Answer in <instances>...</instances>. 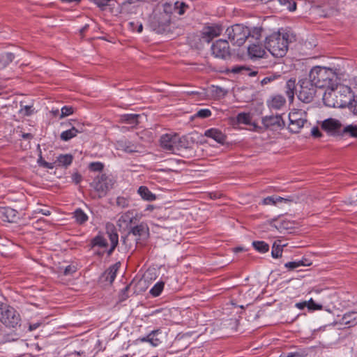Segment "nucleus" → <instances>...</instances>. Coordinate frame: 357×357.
<instances>
[{
  "instance_id": "f257e3e1",
  "label": "nucleus",
  "mask_w": 357,
  "mask_h": 357,
  "mask_svg": "<svg viewBox=\"0 0 357 357\" xmlns=\"http://www.w3.org/2000/svg\"><path fill=\"white\" fill-rule=\"evenodd\" d=\"M354 98L350 87L344 85H336L326 89L323 96L324 104L330 107L342 108L351 103Z\"/></svg>"
},
{
  "instance_id": "f03ea898",
  "label": "nucleus",
  "mask_w": 357,
  "mask_h": 357,
  "mask_svg": "<svg viewBox=\"0 0 357 357\" xmlns=\"http://www.w3.org/2000/svg\"><path fill=\"white\" fill-rule=\"evenodd\" d=\"M309 80L317 88H326L329 89L336 85L337 74L331 68L315 66L312 68L309 74Z\"/></svg>"
},
{
  "instance_id": "7ed1b4c3",
  "label": "nucleus",
  "mask_w": 357,
  "mask_h": 357,
  "mask_svg": "<svg viewBox=\"0 0 357 357\" xmlns=\"http://www.w3.org/2000/svg\"><path fill=\"white\" fill-rule=\"evenodd\" d=\"M289 37L287 33L275 32L266 38L264 47L275 57H283L288 50Z\"/></svg>"
},
{
  "instance_id": "20e7f679",
  "label": "nucleus",
  "mask_w": 357,
  "mask_h": 357,
  "mask_svg": "<svg viewBox=\"0 0 357 357\" xmlns=\"http://www.w3.org/2000/svg\"><path fill=\"white\" fill-rule=\"evenodd\" d=\"M225 34L234 45L241 46L249 38L250 28L241 24H236L228 27Z\"/></svg>"
},
{
  "instance_id": "39448f33",
  "label": "nucleus",
  "mask_w": 357,
  "mask_h": 357,
  "mask_svg": "<svg viewBox=\"0 0 357 357\" xmlns=\"http://www.w3.org/2000/svg\"><path fill=\"white\" fill-rule=\"evenodd\" d=\"M161 147L166 151H169L173 153L179 151L180 149L185 147V140L179 137L176 133H167L161 136L160 139Z\"/></svg>"
},
{
  "instance_id": "423d86ee",
  "label": "nucleus",
  "mask_w": 357,
  "mask_h": 357,
  "mask_svg": "<svg viewBox=\"0 0 357 357\" xmlns=\"http://www.w3.org/2000/svg\"><path fill=\"white\" fill-rule=\"evenodd\" d=\"M114 182L112 178L106 174L97 176L91 186L98 192V197H105L107 192L113 188Z\"/></svg>"
},
{
  "instance_id": "0eeeda50",
  "label": "nucleus",
  "mask_w": 357,
  "mask_h": 357,
  "mask_svg": "<svg viewBox=\"0 0 357 357\" xmlns=\"http://www.w3.org/2000/svg\"><path fill=\"white\" fill-rule=\"evenodd\" d=\"M299 83L298 99L305 103L311 102L314 98L317 87L307 79H301Z\"/></svg>"
},
{
  "instance_id": "6e6552de",
  "label": "nucleus",
  "mask_w": 357,
  "mask_h": 357,
  "mask_svg": "<svg viewBox=\"0 0 357 357\" xmlns=\"http://www.w3.org/2000/svg\"><path fill=\"white\" fill-rule=\"evenodd\" d=\"M0 321L8 327H15L20 322V315L13 307L0 304Z\"/></svg>"
},
{
  "instance_id": "1a4fd4ad",
  "label": "nucleus",
  "mask_w": 357,
  "mask_h": 357,
  "mask_svg": "<svg viewBox=\"0 0 357 357\" xmlns=\"http://www.w3.org/2000/svg\"><path fill=\"white\" fill-rule=\"evenodd\" d=\"M171 15L167 13L154 14L151 21V27L157 33H163L169 26Z\"/></svg>"
},
{
  "instance_id": "9d476101",
  "label": "nucleus",
  "mask_w": 357,
  "mask_h": 357,
  "mask_svg": "<svg viewBox=\"0 0 357 357\" xmlns=\"http://www.w3.org/2000/svg\"><path fill=\"white\" fill-rule=\"evenodd\" d=\"M212 54L221 59H227L231 56V50L228 42L226 40L220 39L216 40L211 47Z\"/></svg>"
},
{
  "instance_id": "9b49d317",
  "label": "nucleus",
  "mask_w": 357,
  "mask_h": 357,
  "mask_svg": "<svg viewBox=\"0 0 357 357\" xmlns=\"http://www.w3.org/2000/svg\"><path fill=\"white\" fill-rule=\"evenodd\" d=\"M130 234H132L133 236L137 237L136 238V243H138V242L140 240L146 239L149 237V229L148 226L145 223H143V222H142L139 225H137L135 227H131V229L128 231L127 236L123 238V243L124 244H126V241Z\"/></svg>"
},
{
  "instance_id": "f8f14e48",
  "label": "nucleus",
  "mask_w": 357,
  "mask_h": 357,
  "mask_svg": "<svg viewBox=\"0 0 357 357\" xmlns=\"http://www.w3.org/2000/svg\"><path fill=\"white\" fill-rule=\"evenodd\" d=\"M321 128L331 135L340 136L342 124L338 120L330 118L322 122Z\"/></svg>"
},
{
  "instance_id": "ddd939ff",
  "label": "nucleus",
  "mask_w": 357,
  "mask_h": 357,
  "mask_svg": "<svg viewBox=\"0 0 357 357\" xmlns=\"http://www.w3.org/2000/svg\"><path fill=\"white\" fill-rule=\"evenodd\" d=\"M262 123L266 128L271 130L280 128L284 126V121L280 115L264 116L262 118Z\"/></svg>"
},
{
  "instance_id": "4468645a",
  "label": "nucleus",
  "mask_w": 357,
  "mask_h": 357,
  "mask_svg": "<svg viewBox=\"0 0 357 357\" xmlns=\"http://www.w3.org/2000/svg\"><path fill=\"white\" fill-rule=\"evenodd\" d=\"M146 0H124L119 4V13L130 14L136 11L139 4Z\"/></svg>"
},
{
  "instance_id": "2eb2a0df",
  "label": "nucleus",
  "mask_w": 357,
  "mask_h": 357,
  "mask_svg": "<svg viewBox=\"0 0 357 357\" xmlns=\"http://www.w3.org/2000/svg\"><path fill=\"white\" fill-rule=\"evenodd\" d=\"M222 29L219 26H206L202 31V37L203 40L209 43L215 37L220 35Z\"/></svg>"
},
{
  "instance_id": "dca6fc26",
  "label": "nucleus",
  "mask_w": 357,
  "mask_h": 357,
  "mask_svg": "<svg viewBox=\"0 0 357 357\" xmlns=\"http://www.w3.org/2000/svg\"><path fill=\"white\" fill-rule=\"evenodd\" d=\"M18 212L10 207H0V220L3 222H13L17 218Z\"/></svg>"
},
{
  "instance_id": "f3484780",
  "label": "nucleus",
  "mask_w": 357,
  "mask_h": 357,
  "mask_svg": "<svg viewBox=\"0 0 357 357\" xmlns=\"http://www.w3.org/2000/svg\"><path fill=\"white\" fill-rule=\"evenodd\" d=\"M248 55L251 59L262 58L266 51L261 43H250L248 47Z\"/></svg>"
},
{
  "instance_id": "a211bd4d",
  "label": "nucleus",
  "mask_w": 357,
  "mask_h": 357,
  "mask_svg": "<svg viewBox=\"0 0 357 357\" xmlns=\"http://www.w3.org/2000/svg\"><path fill=\"white\" fill-rule=\"evenodd\" d=\"M204 135L213 139L217 142L223 144L226 139V136L218 129L211 128L205 131Z\"/></svg>"
},
{
  "instance_id": "6ab92c4d",
  "label": "nucleus",
  "mask_w": 357,
  "mask_h": 357,
  "mask_svg": "<svg viewBox=\"0 0 357 357\" xmlns=\"http://www.w3.org/2000/svg\"><path fill=\"white\" fill-rule=\"evenodd\" d=\"M187 7L188 6L185 3H179L178 1L174 3V8H172L170 3H165L162 13H167L170 15L172 9H174L178 15H183L185 12V8Z\"/></svg>"
},
{
  "instance_id": "aec40b11",
  "label": "nucleus",
  "mask_w": 357,
  "mask_h": 357,
  "mask_svg": "<svg viewBox=\"0 0 357 357\" xmlns=\"http://www.w3.org/2000/svg\"><path fill=\"white\" fill-rule=\"evenodd\" d=\"M165 335L160 329L152 331L148 334V339H151L150 344L153 347H158L160 344L164 339Z\"/></svg>"
},
{
  "instance_id": "412c9836",
  "label": "nucleus",
  "mask_w": 357,
  "mask_h": 357,
  "mask_svg": "<svg viewBox=\"0 0 357 357\" xmlns=\"http://www.w3.org/2000/svg\"><path fill=\"white\" fill-rule=\"evenodd\" d=\"M340 323L347 327H352L357 324V312H349L343 315Z\"/></svg>"
},
{
  "instance_id": "4be33fe9",
  "label": "nucleus",
  "mask_w": 357,
  "mask_h": 357,
  "mask_svg": "<svg viewBox=\"0 0 357 357\" xmlns=\"http://www.w3.org/2000/svg\"><path fill=\"white\" fill-rule=\"evenodd\" d=\"M119 266V263H116L115 264L111 266L102 273V278L112 284L116 276V272Z\"/></svg>"
},
{
  "instance_id": "5701e85b",
  "label": "nucleus",
  "mask_w": 357,
  "mask_h": 357,
  "mask_svg": "<svg viewBox=\"0 0 357 357\" xmlns=\"http://www.w3.org/2000/svg\"><path fill=\"white\" fill-rule=\"evenodd\" d=\"M264 29L261 26H256L250 29V35L248 40L250 43H260V40L262 36Z\"/></svg>"
},
{
  "instance_id": "b1692460",
  "label": "nucleus",
  "mask_w": 357,
  "mask_h": 357,
  "mask_svg": "<svg viewBox=\"0 0 357 357\" xmlns=\"http://www.w3.org/2000/svg\"><path fill=\"white\" fill-rule=\"evenodd\" d=\"M137 220V214L135 213V211L133 210H130L123 213L121 216L119 218V222H123L126 225H128L135 223V221Z\"/></svg>"
},
{
  "instance_id": "393cba45",
  "label": "nucleus",
  "mask_w": 357,
  "mask_h": 357,
  "mask_svg": "<svg viewBox=\"0 0 357 357\" xmlns=\"http://www.w3.org/2000/svg\"><path fill=\"white\" fill-rule=\"evenodd\" d=\"M305 123H307V120L305 119H298L290 122L288 128L291 132L298 133L304 126Z\"/></svg>"
},
{
  "instance_id": "a878e982",
  "label": "nucleus",
  "mask_w": 357,
  "mask_h": 357,
  "mask_svg": "<svg viewBox=\"0 0 357 357\" xmlns=\"http://www.w3.org/2000/svg\"><path fill=\"white\" fill-rule=\"evenodd\" d=\"M286 94L291 102L294 98V91L296 90V79L291 78L286 83Z\"/></svg>"
},
{
  "instance_id": "bb28decb",
  "label": "nucleus",
  "mask_w": 357,
  "mask_h": 357,
  "mask_svg": "<svg viewBox=\"0 0 357 357\" xmlns=\"http://www.w3.org/2000/svg\"><path fill=\"white\" fill-rule=\"evenodd\" d=\"M138 193L143 199L146 201H153L156 199L155 195L146 186H140L138 189Z\"/></svg>"
},
{
  "instance_id": "cd10ccee",
  "label": "nucleus",
  "mask_w": 357,
  "mask_h": 357,
  "mask_svg": "<svg viewBox=\"0 0 357 357\" xmlns=\"http://www.w3.org/2000/svg\"><path fill=\"white\" fill-rule=\"evenodd\" d=\"M285 102V99L283 96L278 95L272 98L269 102V107L275 109H279L284 106Z\"/></svg>"
},
{
  "instance_id": "c85d7f7f",
  "label": "nucleus",
  "mask_w": 357,
  "mask_h": 357,
  "mask_svg": "<svg viewBox=\"0 0 357 357\" xmlns=\"http://www.w3.org/2000/svg\"><path fill=\"white\" fill-rule=\"evenodd\" d=\"M140 116L139 114H126L121 116V122L128 124L137 125L139 123L138 118Z\"/></svg>"
},
{
  "instance_id": "c756f323",
  "label": "nucleus",
  "mask_w": 357,
  "mask_h": 357,
  "mask_svg": "<svg viewBox=\"0 0 357 357\" xmlns=\"http://www.w3.org/2000/svg\"><path fill=\"white\" fill-rule=\"evenodd\" d=\"M280 241H275L272 246L271 255L273 258L278 259L282 257V248L284 245H281Z\"/></svg>"
},
{
  "instance_id": "7c9ffc66",
  "label": "nucleus",
  "mask_w": 357,
  "mask_h": 357,
  "mask_svg": "<svg viewBox=\"0 0 357 357\" xmlns=\"http://www.w3.org/2000/svg\"><path fill=\"white\" fill-rule=\"evenodd\" d=\"M349 135L357 137V126L349 125L341 130L340 136Z\"/></svg>"
},
{
  "instance_id": "2f4dec72",
  "label": "nucleus",
  "mask_w": 357,
  "mask_h": 357,
  "mask_svg": "<svg viewBox=\"0 0 357 357\" xmlns=\"http://www.w3.org/2000/svg\"><path fill=\"white\" fill-rule=\"evenodd\" d=\"M77 135L75 128L72 127L70 129L62 132L60 138L61 140L66 142L76 137Z\"/></svg>"
},
{
  "instance_id": "473e14b6",
  "label": "nucleus",
  "mask_w": 357,
  "mask_h": 357,
  "mask_svg": "<svg viewBox=\"0 0 357 357\" xmlns=\"http://www.w3.org/2000/svg\"><path fill=\"white\" fill-rule=\"evenodd\" d=\"M73 156L70 154L61 155L57 158L59 165L67 167L72 163Z\"/></svg>"
},
{
  "instance_id": "72a5a7b5",
  "label": "nucleus",
  "mask_w": 357,
  "mask_h": 357,
  "mask_svg": "<svg viewBox=\"0 0 357 357\" xmlns=\"http://www.w3.org/2000/svg\"><path fill=\"white\" fill-rule=\"evenodd\" d=\"M252 245L255 250L261 253H266L269 250V245L264 241H253Z\"/></svg>"
},
{
  "instance_id": "f704fd0d",
  "label": "nucleus",
  "mask_w": 357,
  "mask_h": 357,
  "mask_svg": "<svg viewBox=\"0 0 357 357\" xmlns=\"http://www.w3.org/2000/svg\"><path fill=\"white\" fill-rule=\"evenodd\" d=\"M306 261L307 260L306 259H303V260H300V261H290V262H287L284 264V266L286 268H287L289 270L291 271V270H294V269H296L300 266H309L310 265V264H306Z\"/></svg>"
},
{
  "instance_id": "c9c22d12",
  "label": "nucleus",
  "mask_w": 357,
  "mask_h": 357,
  "mask_svg": "<svg viewBox=\"0 0 357 357\" xmlns=\"http://www.w3.org/2000/svg\"><path fill=\"white\" fill-rule=\"evenodd\" d=\"M93 1L102 10H105L108 6L112 10L116 2L113 0H93Z\"/></svg>"
},
{
  "instance_id": "e433bc0d",
  "label": "nucleus",
  "mask_w": 357,
  "mask_h": 357,
  "mask_svg": "<svg viewBox=\"0 0 357 357\" xmlns=\"http://www.w3.org/2000/svg\"><path fill=\"white\" fill-rule=\"evenodd\" d=\"M109 236L111 241V248L108 250L107 254L108 255H110L118 245L119 237L116 233H110L109 234Z\"/></svg>"
},
{
  "instance_id": "4c0bfd02",
  "label": "nucleus",
  "mask_w": 357,
  "mask_h": 357,
  "mask_svg": "<svg viewBox=\"0 0 357 357\" xmlns=\"http://www.w3.org/2000/svg\"><path fill=\"white\" fill-rule=\"evenodd\" d=\"M279 3L289 11L296 9V3L294 0H278Z\"/></svg>"
},
{
  "instance_id": "58836bf2",
  "label": "nucleus",
  "mask_w": 357,
  "mask_h": 357,
  "mask_svg": "<svg viewBox=\"0 0 357 357\" xmlns=\"http://www.w3.org/2000/svg\"><path fill=\"white\" fill-rule=\"evenodd\" d=\"M74 217L75 218L76 221L79 224L85 222L88 219L87 215L80 208L77 209L74 212Z\"/></svg>"
},
{
  "instance_id": "ea45409f",
  "label": "nucleus",
  "mask_w": 357,
  "mask_h": 357,
  "mask_svg": "<svg viewBox=\"0 0 357 357\" xmlns=\"http://www.w3.org/2000/svg\"><path fill=\"white\" fill-rule=\"evenodd\" d=\"M165 283L162 281L157 282L150 290V294L153 296H158L162 292Z\"/></svg>"
},
{
  "instance_id": "a19ab883",
  "label": "nucleus",
  "mask_w": 357,
  "mask_h": 357,
  "mask_svg": "<svg viewBox=\"0 0 357 357\" xmlns=\"http://www.w3.org/2000/svg\"><path fill=\"white\" fill-rule=\"evenodd\" d=\"M15 59V55L13 53L8 52L1 56L0 62L3 66L9 65Z\"/></svg>"
},
{
  "instance_id": "79ce46f5",
  "label": "nucleus",
  "mask_w": 357,
  "mask_h": 357,
  "mask_svg": "<svg viewBox=\"0 0 357 357\" xmlns=\"http://www.w3.org/2000/svg\"><path fill=\"white\" fill-rule=\"evenodd\" d=\"M93 246H99L102 248H105L107 245V240L101 236H97L92 241Z\"/></svg>"
},
{
  "instance_id": "37998d69",
  "label": "nucleus",
  "mask_w": 357,
  "mask_h": 357,
  "mask_svg": "<svg viewBox=\"0 0 357 357\" xmlns=\"http://www.w3.org/2000/svg\"><path fill=\"white\" fill-rule=\"evenodd\" d=\"M236 119L238 123L248 125L250 123V116L249 114L240 113L237 115Z\"/></svg>"
},
{
  "instance_id": "c03bdc74",
  "label": "nucleus",
  "mask_w": 357,
  "mask_h": 357,
  "mask_svg": "<svg viewBox=\"0 0 357 357\" xmlns=\"http://www.w3.org/2000/svg\"><path fill=\"white\" fill-rule=\"evenodd\" d=\"M281 77L280 75H277V74H271V75H269L268 76H266V77H264L261 81V84L262 86L264 85H266L267 84H269L273 81H275V79L280 78Z\"/></svg>"
},
{
  "instance_id": "a18cd8bd",
  "label": "nucleus",
  "mask_w": 357,
  "mask_h": 357,
  "mask_svg": "<svg viewBox=\"0 0 357 357\" xmlns=\"http://www.w3.org/2000/svg\"><path fill=\"white\" fill-rule=\"evenodd\" d=\"M242 70H245L246 72H248V75L251 76V77L255 76L257 74V71L250 70L249 68H247L243 67V66L236 67V68H234L231 70V71L233 73H240Z\"/></svg>"
},
{
  "instance_id": "49530a36",
  "label": "nucleus",
  "mask_w": 357,
  "mask_h": 357,
  "mask_svg": "<svg viewBox=\"0 0 357 357\" xmlns=\"http://www.w3.org/2000/svg\"><path fill=\"white\" fill-rule=\"evenodd\" d=\"M306 305L309 310H318L323 308L321 305L316 303L312 298L307 301Z\"/></svg>"
},
{
  "instance_id": "de8ad7c7",
  "label": "nucleus",
  "mask_w": 357,
  "mask_h": 357,
  "mask_svg": "<svg viewBox=\"0 0 357 357\" xmlns=\"http://www.w3.org/2000/svg\"><path fill=\"white\" fill-rule=\"evenodd\" d=\"M116 205L122 208L128 207L129 200L123 197H118L116 199Z\"/></svg>"
},
{
  "instance_id": "09e8293b",
  "label": "nucleus",
  "mask_w": 357,
  "mask_h": 357,
  "mask_svg": "<svg viewBox=\"0 0 357 357\" xmlns=\"http://www.w3.org/2000/svg\"><path fill=\"white\" fill-rule=\"evenodd\" d=\"M214 95L218 98H222L226 96L227 91L220 86L214 87L213 90Z\"/></svg>"
},
{
  "instance_id": "8fccbe9b",
  "label": "nucleus",
  "mask_w": 357,
  "mask_h": 357,
  "mask_svg": "<svg viewBox=\"0 0 357 357\" xmlns=\"http://www.w3.org/2000/svg\"><path fill=\"white\" fill-rule=\"evenodd\" d=\"M211 115V112L208 109H199L196 114V116L199 118H207L209 117Z\"/></svg>"
},
{
  "instance_id": "3c124183",
  "label": "nucleus",
  "mask_w": 357,
  "mask_h": 357,
  "mask_svg": "<svg viewBox=\"0 0 357 357\" xmlns=\"http://www.w3.org/2000/svg\"><path fill=\"white\" fill-rule=\"evenodd\" d=\"M74 112V109L72 107L64 106L61 108V118H63Z\"/></svg>"
},
{
  "instance_id": "603ef678",
  "label": "nucleus",
  "mask_w": 357,
  "mask_h": 357,
  "mask_svg": "<svg viewBox=\"0 0 357 357\" xmlns=\"http://www.w3.org/2000/svg\"><path fill=\"white\" fill-rule=\"evenodd\" d=\"M103 168V165L100 162H92L90 164V169L93 171L98 172L101 171Z\"/></svg>"
},
{
  "instance_id": "864d4df0",
  "label": "nucleus",
  "mask_w": 357,
  "mask_h": 357,
  "mask_svg": "<svg viewBox=\"0 0 357 357\" xmlns=\"http://www.w3.org/2000/svg\"><path fill=\"white\" fill-rule=\"evenodd\" d=\"M77 268L75 266H68L64 269L63 273L65 275H70L74 273L76 271Z\"/></svg>"
},
{
  "instance_id": "5fc2aeb1",
  "label": "nucleus",
  "mask_w": 357,
  "mask_h": 357,
  "mask_svg": "<svg viewBox=\"0 0 357 357\" xmlns=\"http://www.w3.org/2000/svg\"><path fill=\"white\" fill-rule=\"evenodd\" d=\"M20 112L25 116H29L32 113L31 106L25 105L20 109Z\"/></svg>"
},
{
  "instance_id": "6e6d98bb",
  "label": "nucleus",
  "mask_w": 357,
  "mask_h": 357,
  "mask_svg": "<svg viewBox=\"0 0 357 357\" xmlns=\"http://www.w3.org/2000/svg\"><path fill=\"white\" fill-rule=\"evenodd\" d=\"M123 149L128 153H132L137 151L136 146H135L133 144H129L126 145L125 144L124 146H122Z\"/></svg>"
},
{
  "instance_id": "4d7b16f0",
  "label": "nucleus",
  "mask_w": 357,
  "mask_h": 357,
  "mask_svg": "<svg viewBox=\"0 0 357 357\" xmlns=\"http://www.w3.org/2000/svg\"><path fill=\"white\" fill-rule=\"evenodd\" d=\"M38 162L43 167L48 168V169H52L53 168V165L52 163H49V162L43 160L42 157H40L38 159Z\"/></svg>"
},
{
  "instance_id": "13d9d810",
  "label": "nucleus",
  "mask_w": 357,
  "mask_h": 357,
  "mask_svg": "<svg viewBox=\"0 0 357 357\" xmlns=\"http://www.w3.org/2000/svg\"><path fill=\"white\" fill-rule=\"evenodd\" d=\"M263 204L268 205V204H275L276 201L275 200V197H268L263 199Z\"/></svg>"
},
{
  "instance_id": "bf43d9fd",
  "label": "nucleus",
  "mask_w": 357,
  "mask_h": 357,
  "mask_svg": "<svg viewBox=\"0 0 357 357\" xmlns=\"http://www.w3.org/2000/svg\"><path fill=\"white\" fill-rule=\"evenodd\" d=\"M311 134L314 137H320L321 136V132L317 127L312 128Z\"/></svg>"
},
{
  "instance_id": "052dcab7",
  "label": "nucleus",
  "mask_w": 357,
  "mask_h": 357,
  "mask_svg": "<svg viewBox=\"0 0 357 357\" xmlns=\"http://www.w3.org/2000/svg\"><path fill=\"white\" fill-rule=\"evenodd\" d=\"M73 128H75L77 134L82 133L85 131L84 125L82 123H78L77 126H73Z\"/></svg>"
},
{
  "instance_id": "680f3d73",
  "label": "nucleus",
  "mask_w": 357,
  "mask_h": 357,
  "mask_svg": "<svg viewBox=\"0 0 357 357\" xmlns=\"http://www.w3.org/2000/svg\"><path fill=\"white\" fill-rule=\"evenodd\" d=\"M289 119L290 122H291V121H294V120H297L298 119H302V118L299 117L298 112H292V113L289 114Z\"/></svg>"
},
{
  "instance_id": "e2e57ef3",
  "label": "nucleus",
  "mask_w": 357,
  "mask_h": 357,
  "mask_svg": "<svg viewBox=\"0 0 357 357\" xmlns=\"http://www.w3.org/2000/svg\"><path fill=\"white\" fill-rule=\"evenodd\" d=\"M36 213H42L44 215H51V211L48 209L45 208H38L35 211Z\"/></svg>"
},
{
  "instance_id": "0e129e2a",
  "label": "nucleus",
  "mask_w": 357,
  "mask_h": 357,
  "mask_svg": "<svg viewBox=\"0 0 357 357\" xmlns=\"http://www.w3.org/2000/svg\"><path fill=\"white\" fill-rule=\"evenodd\" d=\"M73 180L76 184H78L82 180V176L77 173H75L73 175Z\"/></svg>"
},
{
  "instance_id": "69168bd1",
  "label": "nucleus",
  "mask_w": 357,
  "mask_h": 357,
  "mask_svg": "<svg viewBox=\"0 0 357 357\" xmlns=\"http://www.w3.org/2000/svg\"><path fill=\"white\" fill-rule=\"evenodd\" d=\"M307 301L296 303V307L300 310H303L305 307H307Z\"/></svg>"
},
{
  "instance_id": "338daca9",
  "label": "nucleus",
  "mask_w": 357,
  "mask_h": 357,
  "mask_svg": "<svg viewBox=\"0 0 357 357\" xmlns=\"http://www.w3.org/2000/svg\"><path fill=\"white\" fill-rule=\"evenodd\" d=\"M294 357H305L307 356V354L305 352H295L293 353Z\"/></svg>"
},
{
  "instance_id": "774afa93",
  "label": "nucleus",
  "mask_w": 357,
  "mask_h": 357,
  "mask_svg": "<svg viewBox=\"0 0 357 357\" xmlns=\"http://www.w3.org/2000/svg\"><path fill=\"white\" fill-rule=\"evenodd\" d=\"M89 27V25L88 24H86L85 26H84L79 31V33H80V35L83 36L84 35V33L87 30Z\"/></svg>"
}]
</instances>
